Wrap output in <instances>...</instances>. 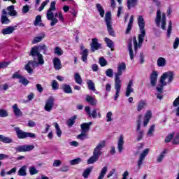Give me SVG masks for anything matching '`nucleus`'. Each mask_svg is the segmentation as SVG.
Instances as JSON below:
<instances>
[{"mask_svg":"<svg viewBox=\"0 0 179 179\" xmlns=\"http://www.w3.org/2000/svg\"><path fill=\"white\" fill-rule=\"evenodd\" d=\"M137 23L139 27L140 34L138 36V41L136 40V37L133 38V43L134 46L135 54L138 52V48H141L142 47V44L145 41V36H146V29H145V19L143 16L139 15L137 19Z\"/></svg>","mask_w":179,"mask_h":179,"instance_id":"obj_1","label":"nucleus"},{"mask_svg":"<svg viewBox=\"0 0 179 179\" xmlns=\"http://www.w3.org/2000/svg\"><path fill=\"white\" fill-rule=\"evenodd\" d=\"M29 55L36 57L38 61V62H36V61H29L25 66V70L28 73H33V69L31 68H36V66H38V65H44V58L43 57V55L38 51L37 46H34L31 48Z\"/></svg>","mask_w":179,"mask_h":179,"instance_id":"obj_2","label":"nucleus"},{"mask_svg":"<svg viewBox=\"0 0 179 179\" xmlns=\"http://www.w3.org/2000/svg\"><path fill=\"white\" fill-rule=\"evenodd\" d=\"M127 69V65L125 63H120L117 64V73L115 74V89L116 90L115 94L114 96L115 101L118 100L120 97V92H121V87L122 86V82L120 79V76L122 75V72Z\"/></svg>","mask_w":179,"mask_h":179,"instance_id":"obj_3","label":"nucleus"},{"mask_svg":"<svg viewBox=\"0 0 179 179\" xmlns=\"http://www.w3.org/2000/svg\"><path fill=\"white\" fill-rule=\"evenodd\" d=\"M173 80H174V73L173 71L165 72L161 76L159 85L157 87V91L162 92V90H163V87H164V86H167L169 83H171Z\"/></svg>","mask_w":179,"mask_h":179,"instance_id":"obj_4","label":"nucleus"},{"mask_svg":"<svg viewBox=\"0 0 179 179\" xmlns=\"http://www.w3.org/2000/svg\"><path fill=\"white\" fill-rule=\"evenodd\" d=\"M55 1H52L50 3V7L46 13L48 20H51L50 26L54 27L58 23V19L54 17V12L57 10V8L55 7Z\"/></svg>","mask_w":179,"mask_h":179,"instance_id":"obj_5","label":"nucleus"},{"mask_svg":"<svg viewBox=\"0 0 179 179\" xmlns=\"http://www.w3.org/2000/svg\"><path fill=\"white\" fill-rule=\"evenodd\" d=\"M166 13H162L160 9H158L157 10L155 23L158 27H161V29H162V30H166Z\"/></svg>","mask_w":179,"mask_h":179,"instance_id":"obj_6","label":"nucleus"},{"mask_svg":"<svg viewBox=\"0 0 179 179\" xmlns=\"http://www.w3.org/2000/svg\"><path fill=\"white\" fill-rule=\"evenodd\" d=\"M105 22L109 35L112 37H115V32H114V29H113V25L111 24V12H106L105 15Z\"/></svg>","mask_w":179,"mask_h":179,"instance_id":"obj_7","label":"nucleus"},{"mask_svg":"<svg viewBox=\"0 0 179 179\" xmlns=\"http://www.w3.org/2000/svg\"><path fill=\"white\" fill-rule=\"evenodd\" d=\"M18 139H26V138H36V134L34 133L26 132L20 129L19 127L14 128Z\"/></svg>","mask_w":179,"mask_h":179,"instance_id":"obj_8","label":"nucleus"},{"mask_svg":"<svg viewBox=\"0 0 179 179\" xmlns=\"http://www.w3.org/2000/svg\"><path fill=\"white\" fill-rule=\"evenodd\" d=\"M54 106H55V99L54 96H50L45 103L44 110L48 113H51L52 111V108H54Z\"/></svg>","mask_w":179,"mask_h":179,"instance_id":"obj_9","label":"nucleus"},{"mask_svg":"<svg viewBox=\"0 0 179 179\" xmlns=\"http://www.w3.org/2000/svg\"><path fill=\"white\" fill-rule=\"evenodd\" d=\"M105 146H106V141H100L97 144V145L95 147V148L94 149L93 155H94L95 156H96L99 158L100 156H101V155H103V152H101V150H103V148Z\"/></svg>","mask_w":179,"mask_h":179,"instance_id":"obj_10","label":"nucleus"},{"mask_svg":"<svg viewBox=\"0 0 179 179\" xmlns=\"http://www.w3.org/2000/svg\"><path fill=\"white\" fill-rule=\"evenodd\" d=\"M141 118H142V115L138 116V120H137V129H136V134H137V142L142 141L143 138V134L145 133L143 130H141Z\"/></svg>","mask_w":179,"mask_h":179,"instance_id":"obj_11","label":"nucleus"},{"mask_svg":"<svg viewBox=\"0 0 179 179\" xmlns=\"http://www.w3.org/2000/svg\"><path fill=\"white\" fill-rule=\"evenodd\" d=\"M34 149V145H18L15 148L16 152H31V150H33Z\"/></svg>","mask_w":179,"mask_h":179,"instance_id":"obj_12","label":"nucleus"},{"mask_svg":"<svg viewBox=\"0 0 179 179\" xmlns=\"http://www.w3.org/2000/svg\"><path fill=\"white\" fill-rule=\"evenodd\" d=\"M131 93H134V80H130L127 84L125 96L127 97H129L131 96Z\"/></svg>","mask_w":179,"mask_h":179,"instance_id":"obj_13","label":"nucleus"},{"mask_svg":"<svg viewBox=\"0 0 179 179\" xmlns=\"http://www.w3.org/2000/svg\"><path fill=\"white\" fill-rule=\"evenodd\" d=\"M125 141H124V135L121 134L117 140V150L119 153H122L124 150V144Z\"/></svg>","mask_w":179,"mask_h":179,"instance_id":"obj_14","label":"nucleus"},{"mask_svg":"<svg viewBox=\"0 0 179 179\" xmlns=\"http://www.w3.org/2000/svg\"><path fill=\"white\" fill-rule=\"evenodd\" d=\"M99 48H101V44L99 43L97 38H94L91 43L92 51L94 52V51H96V50H99Z\"/></svg>","mask_w":179,"mask_h":179,"instance_id":"obj_15","label":"nucleus"},{"mask_svg":"<svg viewBox=\"0 0 179 179\" xmlns=\"http://www.w3.org/2000/svg\"><path fill=\"white\" fill-rule=\"evenodd\" d=\"M159 77V73L157 71H154L150 75V84L152 86H156L157 83V78Z\"/></svg>","mask_w":179,"mask_h":179,"instance_id":"obj_16","label":"nucleus"},{"mask_svg":"<svg viewBox=\"0 0 179 179\" xmlns=\"http://www.w3.org/2000/svg\"><path fill=\"white\" fill-rule=\"evenodd\" d=\"M150 118H152V111L148 110L144 116L143 125L144 127H148L149 124V121H150Z\"/></svg>","mask_w":179,"mask_h":179,"instance_id":"obj_17","label":"nucleus"},{"mask_svg":"<svg viewBox=\"0 0 179 179\" xmlns=\"http://www.w3.org/2000/svg\"><path fill=\"white\" fill-rule=\"evenodd\" d=\"M148 106V101L146 100L141 99L138 101L137 105V111L140 113V111H142L145 107Z\"/></svg>","mask_w":179,"mask_h":179,"instance_id":"obj_18","label":"nucleus"},{"mask_svg":"<svg viewBox=\"0 0 179 179\" xmlns=\"http://www.w3.org/2000/svg\"><path fill=\"white\" fill-rule=\"evenodd\" d=\"M53 65L56 71H59V69L62 68V65L61 64V59H59L58 57H55L53 59Z\"/></svg>","mask_w":179,"mask_h":179,"instance_id":"obj_19","label":"nucleus"},{"mask_svg":"<svg viewBox=\"0 0 179 179\" xmlns=\"http://www.w3.org/2000/svg\"><path fill=\"white\" fill-rule=\"evenodd\" d=\"M81 50L83 52H81V59L83 62H87V55H89V50L83 48V46H81Z\"/></svg>","mask_w":179,"mask_h":179,"instance_id":"obj_20","label":"nucleus"},{"mask_svg":"<svg viewBox=\"0 0 179 179\" xmlns=\"http://www.w3.org/2000/svg\"><path fill=\"white\" fill-rule=\"evenodd\" d=\"M93 123L92 122H90L88 123H83L80 125L82 132H84L85 134H87L89 131L90 130V125H92Z\"/></svg>","mask_w":179,"mask_h":179,"instance_id":"obj_21","label":"nucleus"},{"mask_svg":"<svg viewBox=\"0 0 179 179\" xmlns=\"http://www.w3.org/2000/svg\"><path fill=\"white\" fill-rule=\"evenodd\" d=\"M173 106V107H175L174 112L176 113V115H177V117H179V96L174 100Z\"/></svg>","mask_w":179,"mask_h":179,"instance_id":"obj_22","label":"nucleus"},{"mask_svg":"<svg viewBox=\"0 0 179 179\" xmlns=\"http://www.w3.org/2000/svg\"><path fill=\"white\" fill-rule=\"evenodd\" d=\"M85 111L89 117H92V118H96V117H97V110H96V109H94L92 112H90V107L86 106Z\"/></svg>","mask_w":179,"mask_h":179,"instance_id":"obj_23","label":"nucleus"},{"mask_svg":"<svg viewBox=\"0 0 179 179\" xmlns=\"http://www.w3.org/2000/svg\"><path fill=\"white\" fill-rule=\"evenodd\" d=\"M7 12L9 16H17V11L15 10V6L7 7Z\"/></svg>","mask_w":179,"mask_h":179,"instance_id":"obj_24","label":"nucleus"},{"mask_svg":"<svg viewBox=\"0 0 179 179\" xmlns=\"http://www.w3.org/2000/svg\"><path fill=\"white\" fill-rule=\"evenodd\" d=\"M85 100L86 102L91 104V106H96L97 104V100H96V99L92 96L87 95Z\"/></svg>","mask_w":179,"mask_h":179,"instance_id":"obj_25","label":"nucleus"},{"mask_svg":"<svg viewBox=\"0 0 179 179\" xmlns=\"http://www.w3.org/2000/svg\"><path fill=\"white\" fill-rule=\"evenodd\" d=\"M15 29H16L15 28V27H8L7 28L3 29L1 30V33L2 34H3V36H6V34H12L13 31Z\"/></svg>","mask_w":179,"mask_h":179,"instance_id":"obj_26","label":"nucleus"},{"mask_svg":"<svg viewBox=\"0 0 179 179\" xmlns=\"http://www.w3.org/2000/svg\"><path fill=\"white\" fill-rule=\"evenodd\" d=\"M62 89L64 93H66L67 94H72V87L71 85L68 84H63Z\"/></svg>","mask_w":179,"mask_h":179,"instance_id":"obj_27","label":"nucleus"},{"mask_svg":"<svg viewBox=\"0 0 179 179\" xmlns=\"http://www.w3.org/2000/svg\"><path fill=\"white\" fill-rule=\"evenodd\" d=\"M18 176L20 177H26L27 176V166H23L18 171Z\"/></svg>","mask_w":179,"mask_h":179,"instance_id":"obj_28","label":"nucleus"},{"mask_svg":"<svg viewBox=\"0 0 179 179\" xmlns=\"http://www.w3.org/2000/svg\"><path fill=\"white\" fill-rule=\"evenodd\" d=\"M13 111L15 117H22V110H20V109L17 106V104L15 103L13 106Z\"/></svg>","mask_w":179,"mask_h":179,"instance_id":"obj_29","label":"nucleus"},{"mask_svg":"<svg viewBox=\"0 0 179 179\" xmlns=\"http://www.w3.org/2000/svg\"><path fill=\"white\" fill-rule=\"evenodd\" d=\"M0 142H3V143H13V140L10 137H6L0 134Z\"/></svg>","mask_w":179,"mask_h":179,"instance_id":"obj_30","label":"nucleus"},{"mask_svg":"<svg viewBox=\"0 0 179 179\" xmlns=\"http://www.w3.org/2000/svg\"><path fill=\"white\" fill-rule=\"evenodd\" d=\"M166 155H167V150L164 149V150L162 151V152L158 155L157 157V163H162L163 162V159L166 157Z\"/></svg>","mask_w":179,"mask_h":179,"instance_id":"obj_31","label":"nucleus"},{"mask_svg":"<svg viewBox=\"0 0 179 179\" xmlns=\"http://www.w3.org/2000/svg\"><path fill=\"white\" fill-rule=\"evenodd\" d=\"M42 22L41 15H38L35 18L34 24V26H40L41 27H44V24H43V22Z\"/></svg>","mask_w":179,"mask_h":179,"instance_id":"obj_32","label":"nucleus"},{"mask_svg":"<svg viewBox=\"0 0 179 179\" xmlns=\"http://www.w3.org/2000/svg\"><path fill=\"white\" fill-rule=\"evenodd\" d=\"M132 24H134V15H131L127 29L126 30V34H129V31L132 29Z\"/></svg>","mask_w":179,"mask_h":179,"instance_id":"obj_33","label":"nucleus"},{"mask_svg":"<svg viewBox=\"0 0 179 179\" xmlns=\"http://www.w3.org/2000/svg\"><path fill=\"white\" fill-rule=\"evenodd\" d=\"M74 80L76 83H78V85H82V83H83V81L82 80V76H80L79 73H76L74 74Z\"/></svg>","mask_w":179,"mask_h":179,"instance_id":"obj_34","label":"nucleus"},{"mask_svg":"<svg viewBox=\"0 0 179 179\" xmlns=\"http://www.w3.org/2000/svg\"><path fill=\"white\" fill-rule=\"evenodd\" d=\"M173 30V22L171 20L169 22V26L167 29V32H166V37L167 38H170L171 37V31Z\"/></svg>","mask_w":179,"mask_h":179,"instance_id":"obj_35","label":"nucleus"},{"mask_svg":"<svg viewBox=\"0 0 179 179\" xmlns=\"http://www.w3.org/2000/svg\"><path fill=\"white\" fill-rule=\"evenodd\" d=\"M108 170V168L107 166H104L101 170V172H100L97 179H103V178H104V176H106V174H107Z\"/></svg>","mask_w":179,"mask_h":179,"instance_id":"obj_36","label":"nucleus"},{"mask_svg":"<svg viewBox=\"0 0 179 179\" xmlns=\"http://www.w3.org/2000/svg\"><path fill=\"white\" fill-rule=\"evenodd\" d=\"M93 170V168L90 167L87 168L83 172V178H89V176H90V173H92V171Z\"/></svg>","mask_w":179,"mask_h":179,"instance_id":"obj_37","label":"nucleus"},{"mask_svg":"<svg viewBox=\"0 0 179 179\" xmlns=\"http://www.w3.org/2000/svg\"><path fill=\"white\" fill-rule=\"evenodd\" d=\"M99 160V157L95 155H92V156L89 158L87 161V164H93V163H96Z\"/></svg>","mask_w":179,"mask_h":179,"instance_id":"obj_38","label":"nucleus"},{"mask_svg":"<svg viewBox=\"0 0 179 179\" xmlns=\"http://www.w3.org/2000/svg\"><path fill=\"white\" fill-rule=\"evenodd\" d=\"M155 128H156V126L155 124H152L150 127L147 132V136H148L149 138H152V136L155 135L153 134V132H155Z\"/></svg>","mask_w":179,"mask_h":179,"instance_id":"obj_39","label":"nucleus"},{"mask_svg":"<svg viewBox=\"0 0 179 179\" xmlns=\"http://www.w3.org/2000/svg\"><path fill=\"white\" fill-rule=\"evenodd\" d=\"M104 41H105V43H106L107 47L110 48V50H113V48H114V42L113 41H111V39H110L108 38H105Z\"/></svg>","mask_w":179,"mask_h":179,"instance_id":"obj_40","label":"nucleus"},{"mask_svg":"<svg viewBox=\"0 0 179 179\" xmlns=\"http://www.w3.org/2000/svg\"><path fill=\"white\" fill-rule=\"evenodd\" d=\"M96 6L101 17H104V8H103V6L100 3H96Z\"/></svg>","mask_w":179,"mask_h":179,"instance_id":"obj_41","label":"nucleus"},{"mask_svg":"<svg viewBox=\"0 0 179 179\" xmlns=\"http://www.w3.org/2000/svg\"><path fill=\"white\" fill-rule=\"evenodd\" d=\"M157 64L158 66H166V59L164 57H159L157 61Z\"/></svg>","mask_w":179,"mask_h":179,"instance_id":"obj_42","label":"nucleus"},{"mask_svg":"<svg viewBox=\"0 0 179 179\" xmlns=\"http://www.w3.org/2000/svg\"><path fill=\"white\" fill-rule=\"evenodd\" d=\"M45 37V34H41V36H38L34 38L32 41L33 44H37V43H40V41H42L43 39Z\"/></svg>","mask_w":179,"mask_h":179,"instance_id":"obj_43","label":"nucleus"},{"mask_svg":"<svg viewBox=\"0 0 179 179\" xmlns=\"http://www.w3.org/2000/svg\"><path fill=\"white\" fill-rule=\"evenodd\" d=\"M87 83L88 85V89H90V90H92V92H96V87H94V83L92 80H88Z\"/></svg>","mask_w":179,"mask_h":179,"instance_id":"obj_44","label":"nucleus"},{"mask_svg":"<svg viewBox=\"0 0 179 179\" xmlns=\"http://www.w3.org/2000/svg\"><path fill=\"white\" fill-rule=\"evenodd\" d=\"M1 22L2 24H9V23H10V20H9L6 15H1Z\"/></svg>","mask_w":179,"mask_h":179,"instance_id":"obj_45","label":"nucleus"},{"mask_svg":"<svg viewBox=\"0 0 179 179\" xmlns=\"http://www.w3.org/2000/svg\"><path fill=\"white\" fill-rule=\"evenodd\" d=\"M87 138H89L87 133L83 131H81V134L77 136V139H80V141H85V139H87Z\"/></svg>","mask_w":179,"mask_h":179,"instance_id":"obj_46","label":"nucleus"},{"mask_svg":"<svg viewBox=\"0 0 179 179\" xmlns=\"http://www.w3.org/2000/svg\"><path fill=\"white\" fill-rule=\"evenodd\" d=\"M55 128L56 129V134L59 138H61V135H62V131H61V128H59V125L58 123H55Z\"/></svg>","mask_w":179,"mask_h":179,"instance_id":"obj_47","label":"nucleus"},{"mask_svg":"<svg viewBox=\"0 0 179 179\" xmlns=\"http://www.w3.org/2000/svg\"><path fill=\"white\" fill-rule=\"evenodd\" d=\"M148 154H149V148L145 149L140 154L139 159H142L143 160H145V157H146V156H148Z\"/></svg>","mask_w":179,"mask_h":179,"instance_id":"obj_48","label":"nucleus"},{"mask_svg":"<svg viewBox=\"0 0 179 179\" xmlns=\"http://www.w3.org/2000/svg\"><path fill=\"white\" fill-rule=\"evenodd\" d=\"M136 2H138V0H127L128 8L131 9V8H134L136 5Z\"/></svg>","mask_w":179,"mask_h":179,"instance_id":"obj_49","label":"nucleus"},{"mask_svg":"<svg viewBox=\"0 0 179 179\" xmlns=\"http://www.w3.org/2000/svg\"><path fill=\"white\" fill-rule=\"evenodd\" d=\"M129 57H130V59H131V61H134V50H132V43H129Z\"/></svg>","mask_w":179,"mask_h":179,"instance_id":"obj_50","label":"nucleus"},{"mask_svg":"<svg viewBox=\"0 0 179 179\" xmlns=\"http://www.w3.org/2000/svg\"><path fill=\"white\" fill-rule=\"evenodd\" d=\"M113 112L109 111L106 113V122H113Z\"/></svg>","mask_w":179,"mask_h":179,"instance_id":"obj_51","label":"nucleus"},{"mask_svg":"<svg viewBox=\"0 0 179 179\" xmlns=\"http://www.w3.org/2000/svg\"><path fill=\"white\" fill-rule=\"evenodd\" d=\"M29 173L31 176H34L35 174H38V171L34 166H31L29 169Z\"/></svg>","mask_w":179,"mask_h":179,"instance_id":"obj_52","label":"nucleus"},{"mask_svg":"<svg viewBox=\"0 0 179 179\" xmlns=\"http://www.w3.org/2000/svg\"><path fill=\"white\" fill-rule=\"evenodd\" d=\"M105 73L108 78H113V76H114V71H113L112 69H108Z\"/></svg>","mask_w":179,"mask_h":179,"instance_id":"obj_53","label":"nucleus"},{"mask_svg":"<svg viewBox=\"0 0 179 179\" xmlns=\"http://www.w3.org/2000/svg\"><path fill=\"white\" fill-rule=\"evenodd\" d=\"M81 162H82V159L76 158V159L71 160L70 164H71V166H75L76 164H79V163H80Z\"/></svg>","mask_w":179,"mask_h":179,"instance_id":"obj_54","label":"nucleus"},{"mask_svg":"<svg viewBox=\"0 0 179 179\" xmlns=\"http://www.w3.org/2000/svg\"><path fill=\"white\" fill-rule=\"evenodd\" d=\"M174 135H176V134L174 132L171 133L170 134H169L166 138H165V142L166 143H169V142L171 141V139H173V138H174Z\"/></svg>","mask_w":179,"mask_h":179,"instance_id":"obj_55","label":"nucleus"},{"mask_svg":"<svg viewBox=\"0 0 179 179\" xmlns=\"http://www.w3.org/2000/svg\"><path fill=\"white\" fill-rule=\"evenodd\" d=\"M75 120H76V116H73V117L70 118L67 121V125L70 127H72L73 124H75Z\"/></svg>","mask_w":179,"mask_h":179,"instance_id":"obj_56","label":"nucleus"},{"mask_svg":"<svg viewBox=\"0 0 179 179\" xmlns=\"http://www.w3.org/2000/svg\"><path fill=\"white\" fill-rule=\"evenodd\" d=\"M8 111L5 109L0 108V117L2 118H5V117H8Z\"/></svg>","mask_w":179,"mask_h":179,"instance_id":"obj_57","label":"nucleus"},{"mask_svg":"<svg viewBox=\"0 0 179 179\" xmlns=\"http://www.w3.org/2000/svg\"><path fill=\"white\" fill-rule=\"evenodd\" d=\"M55 54H56V55L61 56L64 54V51H62L59 47H56L55 48Z\"/></svg>","mask_w":179,"mask_h":179,"instance_id":"obj_58","label":"nucleus"},{"mask_svg":"<svg viewBox=\"0 0 179 179\" xmlns=\"http://www.w3.org/2000/svg\"><path fill=\"white\" fill-rule=\"evenodd\" d=\"M19 82L20 83H22V85H24V86H27V85H29V80L24 77L21 78Z\"/></svg>","mask_w":179,"mask_h":179,"instance_id":"obj_59","label":"nucleus"},{"mask_svg":"<svg viewBox=\"0 0 179 179\" xmlns=\"http://www.w3.org/2000/svg\"><path fill=\"white\" fill-rule=\"evenodd\" d=\"M99 64L101 66H106L107 65V60L104 57H101L99 59Z\"/></svg>","mask_w":179,"mask_h":179,"instance_id":"obj_60","label":"nucleus"},{"mask_svg":"<svg viewBox=\"0 0 179 179\" xmlns=\"http://www.w3.org/2000/svg\"><path fill=\"white\" fill-rule=\"evenodd\" d=\"M49 2H50V1H48V0H46V1H43V2L41 3V6L39 7V8H38L39 12H41V10H43L44 9V8H45V6H46L47 3H48Z\"/></svg>","mask_w":179,"mask_h":179,"instance_id":"obj_61","label":"nucleus"},{"mask_svg":"<svg viewBox=\"0 0 179 179\" xmlns=\"http://www.w3.org/2000/svg\"><path fill=\"white\" fill-rule=\"evenodd\" d=\"M30 10V6L29 5H25L23 6L22 13L26 14Z\"/></svg>","mask_w":179,"mask_h":179,"instance_id":"obj_62","label":"nucleus"},{"mask_svg":"<svg viewBox=\"0 0 179 179\" xmlns=\"http://www.w3.org/2000/svg\"><path fill=\"white\" fill-rule=\"evenodd\" d=\"M178 45H179V38H176L174 42H173V49L174 50H177V48H178Z\"/></svg>","mask_w":179,"mask_h":179,"instance_id":"obj_63","label":"nucleus"},{"mask_svg":"<svg viewBox=\"0 0 179 179\" xmlns=\"http://www.w3.org/2000/svg\"><path fill=\"white\" fill-rule=\"evenodd\" d=\"M52 89H54V90H57L58 89V82H57V80H53L52 82V85H51Z\"/></svg>","mask_w":179,"mask_h":179,"instance_id":"obj_64","label":"nucleus"}]
</instances>
